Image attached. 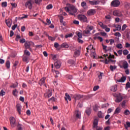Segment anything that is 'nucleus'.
Returning <instances> with one entry per match:
<instances>
[{"mask_svg": "<svg viewBox=\"0 0 130 130\" xmlns=\"http://www.w3.org/2000/svg\"><path fill=\"white\" fill-rule=\"evenodd\" d=\"M77 19L82 22V23H87L88 22V18L85 15L79 14L77 16Z\"/></svg>", "mask_w": 130, "mask_h": 130, "instance_id": "nucleus-1", "label": "nucleus"}, {"mask_svg": "<svg viewBox=\"0 0 130 130\" xmlns=\"http://www.w3.org/2000/svg\"><path fill=\"white\" fill-rule=\"evenodd\" d=\"M99 120H98V119H95L93 121V124H92V128L94 129V128H96V130H103V127H98V122Z\"/></svg>", "mask_w": 130, "mask_h": 130, "instance_id": "nucleus-2", "label": "nucleus"}, {"mask_svg": "<svg viewBox=\"0 0 130 130\" xmlns=\"http://www.w3.org/2000/svg\"><path fill=\"white\" fill-rule=\"evenodd\" d=\"M93 29H94V27H93V26H89V25H87L86 29L83 31L84 35H88V34H90V32H91Z\"/></svg>", "mask_w": 130, "mask_h": 130, "instance_id": "nucleus-3", "label": "nucleus"}, {"mask_svg": "<svg viewBox=\"0 0 130 130\" xmlns=\"http://www.w3.org/2000/svg\"><path fill=\"white\" fill-rule=\"evenodd\" d=\"M31 43H33V42L26 41L24 44L25 49H29V50L32 52L33 50L31 48Z\"/></svg>", "mask_w": 130, "mask_h": 130, "instance_id": "nucleus-4", "label": "nucleus"}, {"mask_svg": "<svg viewBox=\"0 0 130 130\" xmlns=\"http://www.w3.org/2000/svg\"><path fill=\"white\" fill-rule=\"evenodd\" d=\"M70 10V15H71V16H74L76 13L78 12V10H77V8H76V7L74 5H71L69 7ZM72 11L73 12H72Z\"/></svg>", "mask_w": 130, "mask_h": 130, "instance_id": "nucleus-5", "label": "nucleus"}, {"mask_svg": "<svg viewBox=\"0 0 130 130\" xmlns=\"http://www.w3.org/2000/svg\"><path fill=\"white\" fill-rule=\"evenodd\" d=\"M120 5V2L119 0H114L111 3V6L113 7V8H117Z\"/></svg>", "mask_w": 130, "mask_h": 130, "instance_id": "nucleus-6", "label": "nucleus"}, {"mask_svg": "<svg viewBox=\"0 0 130 130\" xmlns=\"http://www.w3.org/2000/svg\"><path fill=\"white\" fill-rule=\"evenodd\" d=\"M10 124L11 126L12 127H15L17 124V121H16V118L14 117H11L10 118Z\"/></svg>", "mask_w": 130, "mask_h": 130, "instance_id": "nucleus-7", "label": "nucleus"}, {"mask_svg": "<svg viewBox=\"0 0 130 130\" xmlns=\"http://www.w3.org/2000/svg\"><path fill=\"white\" fill-rule=\"evenodd\" d=\"M52 96V90L51 89H48L44 93L45 98H48Z\"/></svg>", "mask_w": 130, "mask_h": 130, "instance_id": "nucleus-8", "label": "nucleus"}, {"mask_svg": "<svg viewBox=\"0 0 130 130\" xmlns=\"http://www.w3.org/2000/svg\"><path fill=\"white\" fill-rule=\"evenodd\" d=\"M26 8H28L29 10H32L33 8V4H32V0H29L25 3Z\"/></svg>", "mask_w": 130, "mask_h": 130, "instance_id": "nucleus-9", "label": "nucleus"}, {"mask_svg": "<svg viewBox=\"0 0 130 130\" xmlns=\"http://www.w3.org/2000/svg\"><path fill=\"white\" fill-rule=\"evenodd\" d=\"M16 110L19 115L22 114L21 110H22V105L20 104H17L16 106Z\"/></svg>", "mask_w": 130, "mask_h": 130, "instance_id": "nucleus-10", "label": "nucleus"}, {"mask_svg": "<svg viewBox=\"0 0 130 130\" xmlns=\"http://www.w3.org/2000/svg\"><path fill=\"white\" fill-rule=\"evenodd\" d=\"M87 14L88 16H94L96 14V9H90L87 11Z\"/></svg>", "mask_w": 130, "mask_h": 130, "instance_id": "nucleus-11", "label": "nucleus"}, {"mask_svg": "<svg viewBox=\"0 0 130 130\" xmlns=\"http://www.w3.org/2000/svg\"><path fill=\"white\" fill-rule=\"evenodd\" d=\"M84 97L83 95H81L79 94H76L73 95V98L75 99V101H77V100H80L82 99Z\"/></svg>", "mask_w": 130, "mask_h": 130, "instance_id": "nucleus-12", "label": "nucleus"}, {"mask_svg": "<svg viewBox=\"0 0 130 130\" xmlns=\"http://www.w3.org/2000/svg\"><path fill=\"white\" fill-rule=\"evenodd\" d=\"M116 99L115 101L117 103H119L120 102H121V101H122V99H123V98L120 94H117L116 96Z\"/></svg>", "mask_w": 130, "mask_h": 130, "instance_id": "nucleus-13", "label": "nucleus"}, {"mask_svg": "<svg viewBox=\"0 0 130 130\" xmlns=\"http://www.w3.org/2000/svg\"><path fill=\"white\" fill-rule=\"evenodd\" d=\"M90 56V57H93L94 59H97V58H98V57H97L96 54V51L95 50V49L91 51Z\"/></svg>", "mask_w": 130, "mask_h": 130, "instance_id": "nucleus-14", "label": "nucleus"}, {"mask_svg": "<svg viewBox=\"0 0 130 130\" xmlns=\"http://www.w3.org/2000/svg\"><path fill=\"white\" fill-rule=\"evenodd\" d=\"M120 69H124V70H126L127 68H128V63H127V61H125L123 62L122 66L119 65Z\"/></svg>", "mask_w": 130, "mask_h": 130, "instance_id": "nucleus-15", "label": "nucleus"}, {"mask_svg": "<svg viewBox=\"0 0 130 130\" xmlns=\"http://www.w3.org/2000/svg\"><path fill=\"white\" fill-rule=\"evenodd\" d=\"M81 112H80L79 110H76L74 112V116L78 119H81Z\"/></svg>", "mask_w": 130, "mask_h": 130, "instance_id": "nucleus-16", "label": "nucleus"}, {"mask_svg": "<svg viewBox=\"0 0 130 130\" xmlns=\"http://www.w3.org/2000/svg\"><path fill=\"white\" fill-rule=\"evenodd\" d=\"M113 15L115 17H121L122 16V14L121 13V12L118 11V10H115L113 11Z\"/></svg>", "mask_w": 130, "mask_h": 130, "instance_id": "nucleus-17", "label": "nucleus"}, {"mask_svg": "<svg viewBox=\"0 0 130 130\" xmlns=\"http://www.w3.org/2000/svg\"><path fill=\"white\" fill-rule=\"evenodd\" d=\"M54 66L56 69H60V67H61V61H60V60H57L54 63Z\"/></svg>", "mask_w": 130, "mask_h": 130, "instance_id": "nucleus-18", "label": "nucleus"}, {"mask_svg": "<svg viewBox=\"0 0 130 130\" xmlns=\"http://www.w3.org/2000/svg\"><path fill=\"white\" fill-rule=\"evenodd\" d=\"M45 80H46V77L42 78L39 81L38 84L40 86H42V85H44L45 84Z\"/></svg>", "mask_w": 130, "mask_h": 130, "instance_id": "nucleus-19", "label": "nucleus"}, {"mask_svg": "<svg viewBox=\"0 0 130 130\" xmlns=\"http://www.w3.org/2000/svg\"><path fill=\"white\" fill-rule=\"evenodd\" d=\"M5 23L9 28H11L12 26V19H8L5 20Z\"/></svg>", "mask_w": 130, "mask_h": 130, "instance_id": "nucleus-20", "label": "nucleus"}, {"mask_svg": "<svg viewBox=\"0 0 130 130\" xmlns=\"http://www.w3.org/2000/svg\"><path fill=\"white\" fill-rule=\"evenodd\" d=\"M85 113L89 116L90 114L92 113V109L90 107H87L86 108L85 111Z\"/></svg>", "mask_w": 130, "mask_h": 130, "instance_id": "nucleus-21", "label": "nucleus"}, {"mask_svg": "<svg viewBox=\"0 0 130 130\" xmlns=\"http://www.w3.org/2000/svg\"><path fill=\"white\" fill-rule=\"evenodd\" d=\"M126 80V77L125 76H122L120 79L117 80V82L118 83H124Z\"/></svg>", "mask_w": 130, "mask_h": 130, "instance_id": "nucleus-22", "label": "nucleus"}, {"mask_svg": "<svg viewBox=\"0 0 130 130\" xmlns=\"http://www.w3.org/2000/svg\"><path fill=\"white\" fill-rule=\"evenodd\" d=\"M65 97H64V99L66 100V101H67V102H68V100H69V101H72V99L71 98V96H70V94H69V93H66L65 94Z\"/></svg>", "mask_w": 130, "mask_h": 130, "instance_id": "nucleus-23", "label": "nucleus"}, {"mask_svg": "<svg viewBox=\"0 0 130 130\" xmlns=\"http://www.w3.org/2000/svg\"><path fill=\"white\" fill-rule=\"evenodd\" d=\"M29 57L28 56H25L23 55V57L22 58L23 61H24V62H26V63H28L29 62Z\"/></svg>", "mask_w": 130, "mask_h": 130, "instance_id": "nucleus-24", "label": "nucleus"}, {"mask_svg": "<svg viewBox=\"0 0 130 130\" xmlns=\"http://www.w3.org/2000/svg\"><path fill=\"white\" fill-rule=\"evenodd\" d=\"M23 52L24 55H25L26 56H30V55H31V53H30V52H29L27 49L24 50Z\"/></svg>", "mask_w": 130, "mask_h": 130, "instance_id": "nucleus-25", "label": "nucleus"}, {"mask_svg": "<svg viewBox=\"0 0 130 130\" xmlns=\"http://www.w3.org/2000/svg\"><path fill=\"white\" fill-rule=\"evenodd\" d=\"M61 47H62V48H69V44H68V43H63L61 45Z\"/></svg>", "mask_w": 130, "mask_h": 130, "instance_id": "nucleus-26", "label": "nucleus"}, {"mask_svg": "<svg viewBox=\"0 0 130 130\" xmlns=\"http://www.w3.org/2000/svg\"><path fill=\"white\" fill-rule=\"evenodd\" d=\"M111 91L112 92H116L117 91V85H114L111 87Z\"/></svg>", "mask_w": 130, "mask_h": 130, "instance_id": "nucleus-27", "label": "nucleus"}, {"mask_svg": "<svg viewBox=\"0 0 130 130\" xmlns=\"http://www.w3.org/2000/svg\"><path fill=\"white\" fill-rule=\"evenodd\" d=\"M98 117H99V118H103L104 117L103 113H102V112L101 111L98 112Z\"/></svg>", "mask_w": 130, "mask_h": 130, "instance_id": "nucleus-28", "label": "nucleus"}, {"mask_svg": "<svg viewBox=\"0 0 130 130\" xmlns=\"http://www.w3.org/2000/svg\"><path fill=\"white\" fill-rule=\"evenodd\" d=\"M6 67L7 68V69H10V67H11V62L10 61V60H7L6 62Z\"/></svg>", "mask_w": 130, "mask_h": 130, "instance_id": "nucleus-29", "label": "nucleus"}, {"mask_svg": "<svg viewBox=\"0 0 130 130\" xmlns=\"http://www.w3.org/2000/svg\"><path fill=\"white\" fill-rule=\"evenodd\" d=\"M124 7L127 9V10H128V9L130 8V3L128 2H125L124 4Z\"/></svg>", "mask_w": 130, "mask_h": 130, "instance_id": "nucleus-30", "label": "nucleus"}, {"mask_svg": "<svg viewBox=\"0 0 130 130\" xmlns=\"http://www.w3.org/2000/svg\"><path fill=\"white\" fill-rule=\"evenodd\" d=\"M81 6L83 9H87V8H88V7H87V3L85 2H82Z\"/></svg>", "mask_w": 130, "mask_h": 130, "instance_id": "nucleus-31", "label": "nucleus"}, {"mask_svg": "<svg viewBox=\"0 0 130 130\" xmlns=\"http://www.w3.org/2000/svg\"><path fill=\"white\" fill-rule=\"evenodd\" d=\"M99 25H100L103 29H105L107 27V25H104L102 22H99Z\"/></svg>", "mask_w": 130, "mask_h": 130, "instance_id": "nucleus-32", "label": "nucleus"}, {"mask_svg": "<svg viewBox=\"0 0 130 130\" xmlns=\"http://www.w3.org/2000/svg\"><path fill=\"white\" fill-rule=\"evenodd\" d=\"M120 108L119 107H117L115 110V112L114 113V114H118V113H120Z\"/></svg>", "mask_w": 130, "mask_h": 130, "instance_id": "nucleus-33", "label": "nucleus"}, {"mask_svg": "<svg viewBox=\"0 0 130 130\" xmlns=\"http://www.w3.org/2000/svg\"><path fill=\"white\" fill-rule=\"evenodd\" d=\"M12 94L13 96H15V97H18V91H17V89L13 90Z\"/></svg>", "mask_w": 130, "mask_h": 130, "instance_id": "nucleus-34", "label": "nucleus"}, {"mask_svg": "<svg viewBox=\"0 0 130 130\" xmlns=\"http://www.w3.org/2000/svg\"><path fill=\"white\" fill-rule=\"evenodd\" d=\"M18 83L16 84L13 83L12 85L10 86V88H13V89H15V88H18Z\"/></svg>", "mask_w": 130, "mask_h": 130, "instance_id": "nucleus-35", "label": "nucleus"}, {"mask_svg": "<svg viewBox=\"0 0 130 130\" xmlns=\"http://www.w3.org/2000/svg\"><path fill=\"white\" fill-rule=\"evenodd\" d=\"M46 36L48 37L49 40H51V41H54V40H55V39H54L53 37H52L51 36H49V35H48V34H46Z\"/></svg>", "mask_w": 130, "mask_h": 130, "instance_id": "nucleus-36", "label": "nucleus"}, {"mask_svg": "<svg viewBox=\"0 0 130 130\" xmlns=\"http://www.w3.org/2000/svg\"><path fill=\"white\" fill-rule=\"evenodd\" d=\"M80 53H81V52H80V50H78L74 52V55H75V56H79Z\"/></svg>", "mask_w": 130, "mask_h": 130, "instance_id": "nucleus-37", "label": "nucleus"}, {"mask_svg": "<svg viewBox=\"0 0 130 130\" xmlns=\"http://www.w3.org/2000/svg\"><path fill=\"white\" fill-rule=\"evenodd\" d=\"M124 126L126 129H127L128 127H130V122H126V124H124Z\"/></svg>", "mask_w": 130, "mask_h": 130, "instance_id": "nucleus-38", "label": "nucleus"}, {"mask_svg": "<svg viewBox=\"0 0 130 130\" xmlns=\"http://www.w3.org/2000/svg\"><path fill=\"white\" fill-rule=\"evenodd\" d=\"M116 68L117 67L116 66H112V65H111L110 66V69L111 70V71H112V72H113V71H114V70H116Z\"/></svg>", "mask_w": 130, "mask_h": 130, "instance_id": "nucleus-39", "label": "nucleus"}, {"mask_svg": "<svg viewBox=\"0 0 130 130\" xmlns=\"http://www.w3.org/2000/svg\"><path fill=\"white\" fill-rule=\"evenodd\" d=\"M8 6V3L7 2H4L2 3V7L3 8H7Z\"/></svg>", "mask_w": 130, "mask_h": 130, "instance_id": "nucleus-40", "label": "nucleus"}, {"mask_svg": "<svg viewBox=\"0 0 130 130\" xmlns=\"http://www.w3.org/2000/svg\"><path fill=\"white\" fill-rule=\"evenodd\" d=\"M5 95H6V92L5 91V90H4V89H2L0 91V96H5Z\"/></svg>", "mask_w": 130, "mask_h": 130, "instance_id": "nucleus-41", "label": "nucleus"}, {"mask_svg": "<svg viewBox=\"0 0 130 130\" xmlns=\"http://www.w3.org/2000/svg\"><path fill=\"white\" fill-rule=\"evenodd\" d=\"M104 73L102 72H100V75H98V78L100 80H102V77H103Z\"/></svg>", "mask_w": 130, "mask_h": 130, "instance_id": "nucleus-42", "label": "nucleus"}, {"mask_svg": "<svg viewBox=\"0 0 130 130\" xmlns=\"http://www.w3.org/2000/svg\"><path fill=\"white\" fill-rule=\"evenodd\" d=\"M75 61L73 59H69L68 60V63H69V64H75Z\"/></svg>", "mask_w": 130, "mask_h": 130, "instance_id": "nucleus-43", "label": "nucleus"}, {"mask_svg": "<svg viewBox=\"0 0 130 130\" xmlns=\"http://www.w3.org/2000/svg\"><path fill=\"white\" fill-rule=\"evenodd\" d=\"M115 28H116L117 31H120V30H121V25H117L115 26Z\"/></svg>", "mask_w": 130, "mask_h": 130, "instance_id": "nucleus-44", "label": "nucleus"}, {"mask_svg": "<svg viewBox=\"0 0 130 130\" xmlns=\"http://www.w3.org/2000/svg\"><path fill=\"white\" fill-rule=\"evenodd\" d=\"M93 48H94V46H93V45H90L88 46V47H87L86 49L87 50H89V49H90V50H92Z\"/></svg>", "mask_w": 130, "mask_h": 130, "instance_id": "nucleus-45", "label": "nucleus"}, {"mask_svg": "<svg viewBox=\"0 0 130 130\" xmlns=\"http://www.w3.org/2000/svg\"><path fill=\"white\" fill-rule=\"evenodd\" d=\"M53 8V6H52V4H49L46 7L47 10H50Z\"/></svg>", "mask_w": 130, "mask_h": 130, "instance_id": "nucleus-46", "label": "nucleus"}, {"mask_svg": "<svg viewBox=\"0 0 130 130\" xmlns=\"http://www.w3.org/2000/svg\"><path fill=\"white\" fill-rule=\"evenodd\" d=\"M88 3L89 5L91 6H95V0L94 1H88Z\"/></svg>", "mask_w": 130, "mask_h": 130, "instance_id": "nucleus-47", "label": "nucleus"}, {"mask_svg": "<svg viewBox=\"0 0 130 130\" xmlns=\"http://www.w3.org/2000/svg\"><path fill=\"white\" fill-rule=\"evenodd\" d=\"M123 54L124 55H127L128 54V50L125 49L123 51Z\"/></svg>", "mask_w": 130, "mask_h": 130, "instance_id": "nucleus-48", "label": "nucleus"}, {"mask_svg": "<svg viewBox=\"0 0 130 130\" xmlns=\"http://www.w3.org/2000/svg\"><path fill=\"white\" fill-rule=\"evenodd\" d=\"M116 47H117V48H118V49H121V48H122V47H123L122 44H118L116 45Z\"/></svg>", "mask_w": 130, "mask_h": 130, "instance_id": "nucleus-49", "label": "nucleus"}, {"mask_svg": "<svg viewBox=\"0 0 130 130\" xmlns=\"http://www.w3.org/2000/svg\"><path fill=\"white\" fill-rule=\"evenodd\" d=\"M17 127L18 130H23V128H22V124L19 123H18Z\"/></svg>", "mask_w": 130, "mask_h": 130, "instance_id": "nucleus-50", "label": "nucleus"}, {"mask_svg": "<svg viewBox=\"0 0 130 130\" xmlns=\"http://www.w3.org/2000/svg\"><path fill=\"white\" fill-rule=\"evenodd\" d=\"M129 113H130L129 110H128V109L125 110L124 112V114H125V115H128Z\"/></svg>", "mask_w": 130, "mask_h": 130, "instance_id": "nucleus-51", "label": "nucleus"}, {"mask_svg": "<svg viewBox=\"0 0 130 130\" xmlns=\"http://www.w3.org/2000/svg\"><path fill=\"white\" fill-rule=\"evenodd\" d=\"M35 2L36 5H40V3H42V0H35Z\"/></svg>", "mask_w": 130, "mask_h": 130, "instance_id": "nucleus-52", "label": "nucleus"}, {"mask_svg": "<svg viewBox=\"0 0 130 130\" xmlns=\"http://www.w3.org/2000/svg\"><path fill=\"white\" fill-rule=\"evenodd\" d=\"M46 22L47 23H45V25H50L51 24V21L48 18L46 19Z\"/></svg>", "mask_w": 130, "mask_h": 130, "instance_id": "nucleus-53", "label": "nucleus"}, {"mask_svg": "<svg viewBox=\"0 0 130 130\" xmlns=\"http://www.w3.org/2000/svg\"><path fill=\"white\" fill-rule=\"evenodd\" d=\"M64 10L67 12V13H69L70 15V12H71V10H70V7H66L64 8Z\"/></svg>", "mask_w": 130, "mask_h": 130, "instance_id": "nucleus-54", "label": "nucleus"}, {"mask_svg": "<svg viewBox=\"0 0 130 130\" xmlns=\"http://www.w3.org/2000/svg\"><path fill=\"white\" fill-rule=\"evenodd\" d=\"M128 88H130V83H129V82H128L126 84L125 89L127 90V89H128Z\"/></svg>", "mask_w": 130, "mask_h": 130, "instance_id": "nucleus-55", "label": "nucleus"}, {"mask_svg": "<svg viewBox=\"0 0 130 130\" xmlns=\"http://www.w3.org/2000/svg\"><path fill=\"white\" fill-rule=\"evenodd\" d=\"M109 41H110V45H112L113 43H114L115 42L114 40H113V39H110Z\"/></svg>", "mask_w": 130, "mask_h": 130, "instance_id": "nucleus-56", "label": "nucleus"}, {"mask_svg": "<svg viewBox=\"0 0 130 130\" xmlns=\"http://www.w3.org/2000/svg\"><path fill=\"white\" fill-rule=\"evenodd\" d=\"M108 59H111V58H115V56L114 55H111V54L110 53V55L108 57Z\"/></svg>", "mask_w": 130, "mask_h": 130, "instance_id": "nucleus-57", "label": "nucleus"}, {"mask_svg": "<svg viewBox=\"0 0 130 130\" xmlns=\"http://www.w3.org/2000/svg\"><path fill=\"white\" fill-rule=\"evenodd\" d=\"M77 36L78 38H82L83 37V35L80 32H78L77 34Z\"/></svg>", "mask_w": 130, "mask_h": 130, "instance_id": "nucleus-58", "label": "nucleus"}, {"mask_svg": "<svg viewBox=\"0 0 130 130\" xmlns=\"http://www.w3.org/2000/svg\"><path fill=\"white\" fill-rule=\"evenodd\" d=\"M69 37H73V34L71 33L65 36L66 38H69Z\"/></svg>", "mask_w": 130, "mask_h": 130, "instance_id": "nucleus-59", "label": "nucleus"}, {"mask_svg": "<svg viewBox=\"0 0 130 130\" xmlns=\"http://www.w3.org/2000/svg\"><path fill=\"white\" fill-rule=\"evenodd\" d=\"M60 23H63V16H61L59 17Z\"/></svg>", "mask_w": 130, "mask_h": 130, "instance_id": "nucleus-60", "label": "nucleus"}, {"mask_svg": "<svg viewBox=\"0 0 130 130\" xmlns=\"http://www.w3.org/2000/svg\"><path fill=\"white\" fill-rule=\"evenodd\" d=\"M99 89V86L97 85V86H94L93 88V91H97V90H98Z\"/></svg>", "mask_w": 130, "mask_h": 130, "instance_id": "nucleus-61", "label": "nucleus"}, {"mask_svg": "<svg viewBox=\"0 0 130 130\" xmlns=\"http://www.w3.org/2000/svg\"><path fill=\"white\" fill-rule=\"evenodd\" d=\"M100 4V1L99 0H94V6H97V5H99Z\"/></svg>", "mask_w": 130, "mask_h": 130, "instance_id": "nucleus-62", "label": "nucleus"}, {"mask_svg": "<svg viewBox=\"0 0 130 130\" xmlns=\"http://www.w3.org/2000/svg\"><path fill=\"white\" fill-rule=\"evenodd\" d=\"M126 27H127L126 24H123L122 27V31H124V30H125V29L126 28Z\"/></svg>", "mask_w": 130, "mask_h": 130, "instance_id": "nucleus-63", "label": "nucleus"}, {"mask_svg": "<svg viewBox=\"0 0 130 130\" xmlns=\"http://www.w3.org/2000/svg\"><path fill=\"white\" fill-rule=\"evenodd\" d=\"M21 38V36L20 35H17L16 37L15 38V40L16 41H19V39H20Z\"/></svg>", "mask_w": 130, "mask_h": 130, "instance_id": "nucleus-64", "label": "nucleus"}]
</instances>
